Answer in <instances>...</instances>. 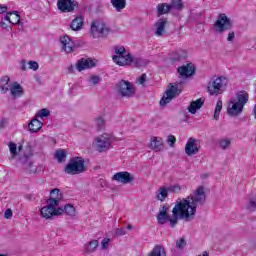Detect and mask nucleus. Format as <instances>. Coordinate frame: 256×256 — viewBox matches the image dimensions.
Masks as SVG:
<instances>
[{
  "instance_id": "obj_1",
  "label": "nucleus",
  "mask_w": 256,
  "mask_h": 256,
  "mask_svg": "<svg viewBox=\"0 0 256 256\" xmlns=\"http://www.w3.org/2000/svg\"><path fill=\"white\" fill-rule=\"evenodd\" d=\"M207 200L205 187L198 186L187 198H178L172 209V217L169 216V206H162L158 213L157 219L160 225H165L169 221L170 227H175L179 219L193 221L197 213V207L204 205Z\"/></svg>"
},
{
  "instance_id": "obj_2",
  "label": "nucleus",
  "mask_w": 256,
  "mask_h": 256,
  "mask_svg": "<svg viewBox=\"0 0 256 256\" xmlns=\"http://www.w3.org/2000/svg\"><path fill=\"white\" fill-rule=\"evenodd\" d=\"M115 53L112 57L114 63H117V65L125 66V65H131L133 61L136 63V65H141V59H133V56L130 54H127V50H125V47L117 46L115 48Z\"/></svg>"
},
{
  "instance_id": "obj_3",
  "label": "nucleus",
  "mask_w": 256,
  "mask_h": 256,
  "mask_svg": "<svg viewBox=\"0 0 256 256\" xmlns=\"http://www.w3.org/2000/svg\"><path fill=\"white\" fill-rule=\"evenodd\" d=\"M183 91V82H175L173 84H169L168 89L164 93L162 99L160 100V105H167V103H171L175 97L181 95Z\"/></svg>"
},
{
  "instance_id": "obj_4",
  "label": "nucleus",
  "mask_w": 256,
  "mask_h": 256,
  "mask_svg": "<svg viewBox=\"0 0 256 256\" xmlns=\"http://www.w3.org/2000/svg\"><path fill=\"white\" fill-rule=\"evenodd\" d=\"M227 83H229V81L223 76L213 77L209 81L207 86L208 93L215 96L221 95V93H223L225 89H227Z\"/></svg>"
},
{
  "instance_id": "obj_5",
  "label": "nucleus",
  "mask_w": 256,
  "mask_h": 256,
  "mask_svg": "<svg viewBox=\"0 0 256 256\" xmlns=\"http://www.w3.org/2000/svg\"><path fill=\"white\" fill-rule=\"evenodd\" d=\"M85 171H87V168L85 167V160L81 157L71 158L65 168V173L68 175H79L81 173H85Z\"/></svg>"
},
{
  "instance_id": "obj_6",
  "label": "nucleus",
  "mask_w": 256,
  "mask_h": 256,
  "mask_svg": "<svg viewBox=\"0 0 256 256\" xmlns=\"http://www.w3.org/2000/svg\"><path fill=\"white\" fill-rule=\"evenodd\" d=\"M40 215L43 219H51V217L63 215V208L47 201V205L41 208Z\"/></svg>"
},
{
  "instance_id": "obj_7",
  "label": "nucleus",
  "mask_w": 256,
  "mask_h": 256,
  "mask_svg": "<svg viewBox=\"0 0 256 256\" xmlns=\"http://www.w3.org/2000/svg\"><path fill=\"white\" fill-rule=\"evenodd\" d=\"M111 33V30L107 27V24L103 21H94L91 24V35L94 39L99 37H107Z\"/></svg>"
},
{
  "instance_id": "obj_8",
  "label": "nucleus",
  "mask_w": 256,
  "mask_h": 256,
  "mask_svg": "<svg viewBox=\"0 0 256 256\" xmlns=\"http://www.w3.org/2000/svg\"><path fill=\"white\" fill-rule=\"evenodd\" d=\"M93 147L99 153H104L105 151H109L111 147V136L108 134H103L95 138L93 142Z\"/></svg>"
},
{
  "instance_id": "obj_9",
  "label": "nucleus",
  "mask_w": 256,
  "mask_h": 256,
  "mask_svg": "<svg viewBox=\"0 0 256 256\" xmlns=\"http://www.w3.org/2000/svg\"><path fill=\"white\" fill-rule=\"evenodd\" d=\"M116 91L122 97H133L135 95V85L129 81L122 80L116 84Z\"/></svg>"
},
{
  "instance_id": "obj_10",
  "label": "nucleus",
  "mask_w": 256,
  "mask_h": 256,
  "mask_svg": "<svg viewBox=\"0 0 256 256\" xmlns=\"http://www.w3.org/2000/svg\"><path fill=\"white\" fill-rule=\"evenodd\" d=\"M232 28L233 23H231V19H229L225 14H220L214 23V29L217 33H224V31H229V29Z\"/></svg>"
},
{
  "instance_id": "obj_11",
  "label": "nucleus",
  "mask_w": 256,
  "mask_h": 256,
  "mask_svg": "<svg viewBox=\"0 0 256 256\" xmlns=\"http://www.w3.org/2000/svg\"><path fill=\"white\" fill-rule=\"evenodd\" d=\"M57 7L62 13H72L77 7V1L75 0H58Z\"/></svg>"
},
{
  "instance_id": "obj_12",
  "label": "nucleus",
  "mask_w": 256,
  "mask_h": 256,
  "mask_svg": "<svg viewBox=\"0 0 256 256\" xmlns=\"http://www.w3.org/2000/svg\"><path fill=\"white\" fill-rule=\"evenodd\" d=\"M185 153L188 157H193L199 153V140L195 138H189L185 146Z\"/></svg>"
},
{
  "instance_id": "obj_13",
  "label": "nucleus",
  "mask_w": 256,
  "mask_h": 256,
  "mask_svg": "<svg viewBox=\"0 0 256 256\" xmlns=\"http://www.w3.org/2000/svg\"><path fill=\"white\" fill-rule=\"evenodd\" d=\"M112 181H117V183H122V185H127L135 181V177L129 172H117L113 175Z\"/></svg>"
},
{
  "instance_id": "obj_14",
  "label": "nucleus",
  "mask_w": 256,
  "mask_h": 256,
  "mask_svg": "<svg viewBox=\"0 0 256 256\" xmlns=\"http://www.w3.org/2000/svg\"><path fill=\"white\" fill-rule=\"evenodd\" d=\"M227 113L231 117H237L243 113V105L239 104L237 100L232 99L228 105Z\"/></svg>"
},
{
  "instance_id": "obj_15",
  "label": "nucleus",
  "mask_w": 256,
  "mask_h": 256,
  "mask_svg": "<svg viewBox=\"0 0 256 256\" xmlns=\"http://www.w3.org/2000/svg\"><path fill=\"white\" fill-rule=\"evenodd\" d=\"M60 43L62 45L63 51L65 53H73L75 49V44L73 43V40H71V37L65 35L60 38Z\"/></svg>"
},
{
  "instance_id": "obj_16",
  "label": "nucleus",
  "mask_w": 256,
  "mask_h": 256,
  "mask_svg": "<svg viewBox=\"0 0 256 256\" xmlns=\"http://www.w3.org/2000/svg\"><path fill=\"white\" fill-rule=\"evenodd\" d=\"M93 67H95V61L89 58H82L76 63V69H78L79 71H85V69H91Z\"/></svg>"
},
{
  "instance_id": "obj_17",
  "label": "nucleus",
  "mask_w": 256,
  "mask_h": 256,
  "mask_svg": "<svg viewBox=\"0 0 256 256\" xmlns=\"http://www.w3.org/2000/svg\"><path fill=\"white\" fill-rule=\"evenodd\" d=\"M61 199H63V195L61 194V190L54 188L50 192V198L47 200L48 203H52L54 205L59 206V203L61 202Z\"/></svg>"
},
{
  "instance_id": "obj_18",
  "label": "nucleus",
  "mask_w": 256,
  "mask_h": 256,
  "mask_svg": "<svg viewBox=\"0 0 256 256\" xmlns=\"http://www.w3.org/2000/svg\"><path fill=\"white\" fill-rule=\"evenodd\" d=\"M178 73L181 77H191L195 73V67L192 64H187L178 68Z\"/></svg>"
},
{
  "instance_id": "obj_19",
  "label": "nucleus",
  "mask_w": 256,
  "mask_h": 256,
  "mask_svg": "<svg viewBox=\"0 0 256 256\" xmlns=\"http://www.w3.org/2000/svg\"><path fill=\"white\" fill-rule=\"evenodd\" d=\"M150 149L156 152L163 151V139L161 137H152L150 140Z\"/></svg>"
},
{
  "instance_id": "obj_20",
  "label": "nucleus",
  "mask_w": 256,
  "mask_h": 256,
  "mask_svg": "<svg viewBox=\"0 0 256 256\" xmlns=\"http://www.w3.org/2000/svg\"><path fill=\"white\" fill-rule=\"evenodd\" d=\"M205 103V100L203 98H199L196 101H192L190 103V106L188 107L189 113H192V115H195L197 113V110L201 109Z\"/></svg>"
},
{
  "instance_id": "obj_21",
  "label": "nucleus",
  "mask_w": 256,
  "mask_h": 256,
  "mask_svg": "<svg viewBox=\"0 0 256 256\" xmlns=\"http://www.w3.org/2000/svg\"><path fill=\"white\" fill-rule=\"evenodd\" d=\"M167 25V19L161 18L156 23V35L158 37H163L165 34V26Z\"/></svg>"
},
{
  "instance_id": "obj_22",
  "label": "nucleus",
  "mask_w": 256,
  "mask_h": 256,
  "mask_svg": "<svg viewBox=\"0 0 256 256\" xmlns=\"http://www.w3.org/2000/svg\"><path fill=\"white\" fill-rule=\"evenodd\" d=\"M43 127V122L37 120V118L32 119V121L28 124V129L30 133H37Z\"/></svg>"
},
{
  "instance_id": "obj_23",
  "label": "nucleus",
  "mask_w": 256,
  "mask_h": 256,
  "mask_svg": "<svg viewBox=\"0 0 256 256\" xmlns=\"http://www.w3.org/2000/svg\"><path fill=\"white\" fill-rule=\"evenodd\" d=\"M4 19L5 21H9L12 25H19L21 16L17 12H9Z\"/></svg>"
},
{
  "instance_id": "obj_24",
  "label": "nucleus",
  "mask_w": 256,
  "mask_h": 256,
  "mask_svg": "<svg viewBox=\"0 0 256 256\" xmlns=\"http://www.w3.org/2000/svg\"><path fill=\"white\" fill-rule=\"evenodd\" d=\"M167 197H169V188L165 186L158 188L156 191V199L163 202L165 199H167Z\"/></svg>"
},
{
  "instance_id": "obj_25",
  "label": "nucleus",
  "mask_w": 256,
  "mask_h": 256,
  "mask_svg": "<svg viewBox=\"0 0 256 256\" xmlns=\"http://www.w3.org/2000/svg\"><path fill=\"white\" fill-rule=\"evenodd\" d=\"M248 101H249V93H247L246 91H240L237 93L236 103H238L239 105H242V107H245Z\"/></svg>"
},
{
  "instance_id": "obj_26",
  "label": "nucleus",
  "mask_w": 256,
  "mask_h": 256,
  "mask_svg": "<svg viewBox=\"0 0 256 256\" xmlns=\"http://www.w3.org/2000/svg\"><path fill=\"white\" fill-rule=\"evenodd\" d=\"M22 167L27 173H37V166L29 158H25Z\"/></svg>"
},
{
  "instance_id": "obj_27",
  "label": "nucleus",
  "mask_w": 256,
  "mask_h": 256,
  "mask_svg": "<svg viewBox=\"0 0 256 256\" xmlns=\"http://www.w3.org/2000/svg\"><path fill=\"white\" fill-rule=\"evenodd\" d=\"M10 93L13 97H21L23 95V87L19 83L14 82L10 87Z\"/></svg>"
},
{
  "instance_id": "obj_28",
  "label": "nucleus",
  "mask_w": 256,
  "mask_h": 256,
  "mask_svg": "<svg viewBox=\"0 0 256 256\" xmlns=\"http://www.w3.org/2000/svg\"><path fill=\"white\" fill-rule=\"evenodd\" d=\"M72 31H81L83 29V17H76L70 25Z\"/></svg>"
},
{
  "instance_id": "obj_29",
  "label": "nucleus",
  "mask_w": 256,
  "mask_h": 256,
  "mask_svg": "<svg viewBox=\"0 0 256 256\" xmlns=\"http://www.w3.org/2000/svg\"><path fill=\"white\" fill-rule=\"evenodd\" d=\"M148 256H167V252H165L163 246L156 245Z\"/></svg>"
},
{
  "instance_id": "obj_30",
  "label": "nucleus",
  "mask_w": 256,
  "mask_h": 256,
  "mask_svg": "<svg viewBox=\"0 0 256 256\" xmlns=\"http://www.w3.org/2000/svg\"><path fill=\"white\" fill-rule=\"evenodd\" d=\"M187 57V52L185 50H178L171 54L170 59L172 61H181V59H185Z\"/></svg>"
},
{
  "instance_id": "obj_31",
  "label": "nucleus",
  "mask_w": 256,
  "mask_h": 256,
  "mask_svg": "<svg viewBox=\"0 0 256 256\" xmlns=\"http://www.w3.org/2000/svg\"><path fill=\"white\" fill-rule=\"evenodd\" d=\"M111 4L116 11H123L127 6V0H111Z\"/></svg>"
},
{
  "instance_id": "obj_32",
  "label": "nucleus",
  "mask_w": 256,
  "mask_h": 256,
  "mask_svg": "<svg viewBox=\"0 0 256 256\" xmlns=\"http://www.w3.org/2000/svg\"><path fill=\"white\" fill-rule=\"evenodd\" d=\"M99 247V241L98 240H92L90 241L84 248L85 253H95V249Z\"/></svg>"
},
{
  "instance_id": "obj_33",
  "label": "nucleus",
  "mask_w": 256,
  "mask_h": 256,
  "mask_svg": "<svg viewBox=\"0 0 256 256\" xmlns=\"http://www.w3.org/2000/svg\"><path fill=\"white\" fill-rule=\"evenodd\" d=\"M9 81H11L9 76H4L0 80V89H1L2 93H7V91H9V88H10Z\"/></svg>"
},
{
  "instance_id": "obj_34",
  "label": "nucleus",
  "mask_w": 256,
  "mask_h": 256,
  "mask_svg": "<svg viewBox=\"0 0 256 256\" xmlns=\"http://www.w3.org/2000/svg\"><path fill=\"white\" fill-rule=\"evenodd\" d=\"M171 5L167 3H161L157 6L158 15H165L171 10Z\"/></svg>"
},
{
  "instance_id": "obj_35",
  "label": "nucleus",
  "mask_w": 256,
  "mask_h": 256,
  "mask_svg": "<svg viewBox=\"0 0 256 256\" xmlns=\"http://www.w3.org/2000/svg\"><path fill=\"white\" fill-rule=\"evenodd\" d=\"M63 213H65L66 215H69V217H75V215H77V210L75 209V206L71 205V204H66L64 206Z\"/></svg>"
},
{
  "instance_id": "obj_36",
  "label": "nucleus",
  "mask_w": 256,
  "mask_h": 256,
  "mask_svg": "<svg viewBox=\"0 0 256 256\" xmlns=\"http://www.w3.org/2000/svg\"><path fill=\"white\" fill-rule=\"evenodd\" d=\"M219 147L220 149H223V151L229 149V147H231V140L228 138L220 139Z\"/></svg>"
},
{
  "instance_id": "obj_37",
  "label": "nucleus",
  "mask_w": 256,
  "mask_h": 256,
  "mask_svg": "<svg viewBox=\"0 0 256 256\" xmlns=\"http://www.w3.org/2000/svg\"><path fill=\"white\" fill-rule=\"evenodd\" d=\"M67 157V152L65 150H57L55 153V158L59 163H63Z\"/></svg>"
},
{
  "instance_id": "obj_38",
  "label": "nucleus",
  "mask_w": 256,
  "mask_h": 256,
  "mask_svg": "<svg viewBox=\"0 0 256 256\" xmlns=\"http://www.w3.org/2000/svg\"><path fill=\"white\" fill-rule=\"evenodd\" d=\"M222 109H223V101L218 100L216 103V108H215V112H214V119L216 121L219 120V115H220Z\"/></svg>"
},
{
  "instance_id": "obj_39",
  "label": "nucleus",
  "mask_w": 256,
  "mask_h": 256,
  "mask_svg": "<svg viewBox=\"0 0 256 256\" xmlns=\"http://www.w3.org/2000/svg\"><path fill=\"white\" fill-rule=\"evenodd\" d=\"M171 9H177L180 11V9H183V1L182 0H172L170 4Z\"/></svg>"
},
{
  "instance_id": "obj_40",
  "label": "nucleus",
  "mask_w": 256,
  "mask_h": 256,
  "mask_svg": "<svg viewBox=\"0 0 256 256\" xmlns=\"http://www.w3.org/2000/svg\"><path fill=\"white\" fill-rule=\"evenodd\" d=\"M51 115V111H49L47 108H43L36 114V117H40L43 119V117H49Z\"/></svg>"
},
{
  "instance_id": "obj_41",
  "label": "nucleus",
  "mask_w": 256,
  "mask_h": 256,
  "mask_svg": "<svg viewBox=\"0 0 256 256\" xmlns=\"http://www.w3.org/2000/svg\"><path fill=\"white\" fill-rule=\"evenodd\" d=\"M168 191L170 193H179L180 191H183V186H180L179 184L172 185L168 188Z\"/></svg>"
},
{
  "instance_id": "obj_42",
  "label": "nucleus",
  "mask_w": 256,
  "mask_h": 256,
  "mask_svg": "<svg viewBox=\"0 0 256 256\" xmlns=\"http://www.w3.org/2000/svg\"><path fill=\"white\" fill-rule=\"evenodd\" d=\"M248 209H250V211L256 210V195L249 199Z\"/></svg>"
},
{
  "instance_id": "obj_43",
  "label": "nucleus",
  "mask_w": 256,
  "mask_h": 256,
  "mask_svg": "<svg viewBox=\"0 0 256 256\" xmlns=\"http://www.w3.org/2000/svg\"><path fill=\"white\" fill-rule=\"evenodd\" d=\"M95 122L99 131L105 129V120L103 118H97Z\"/></svg>"
},
{
  "instance_id": "obj_44",
  "label": "nucleus",
  "mask_w": 256,
  "mask_h": 256,
  "mask_svg": "<svg viewBox=\"0 0 256 256\" xmlns=\"http://www.w3.org/2000/svg\"><path fill=\"white\" fill-rule=\"evenodd\" d=\"M28 69H32V71H37V69H39V63H37L36 61H29Z\"/></svg>"
},
{
  "instance_id": "obj_45",
  "label": "nucleus",
  "mask_w": 256,
  "mask_h": 256,
  "mask_svg": "<svg viewBox=\"0 0 256 256\" xmlns=\"http://www.w3.org/2000/svg\"><path fill=\"white\" fill-rule=\"evenodd\" d=\"M177 142V138H175L173 135H169L167 137V143L170 145V147H175V143Z\"/></svg>"
},
{
  "instance_id": "obj_46",
  "label": "nucleus",
  "mask_w": 256,
  "mask_h": 256,
  "mask_svg": "<svg viewBox=\"0 0 256 256\" xmlns=\"http://www.w3.org/2000/svg\"><path fill=\"white\" fill-rule=\"evenodd\" d=\"M187 243L185 242V239L180 238L179 240L176 241V247L177 249H183Z\"/></svg>"
},
{
  "instance_id": "obj_47",
  "label": "nucleus",
  "mask_w": 256,
  "mask_h": 256,
  "mask_svg": "<svg viewBox=\"0 0 256 256\" xmlns=\"http://www.w3.org/2000/svg\"><path fill=\"white\" fill-rule=\"evenodd\" d=\"M9 149H10V152L12 153V155H14V156L17 155V144L10 143Z\"/></svg>"
},
{
  "instance_id": "obj_48",
  "label": "nucleus",
  "mask_w": 256,
  "mask_h": 256,
  "mask_svg": "<svg viewBox=\"0 0 256 256\" xmlns=\"http://www.w3.org/2000/svg\"><path fill=\"white\" fill-rule=\"evenodd\" d=\"M111 239L109 238H104L101 242L102 245V249H107L109 247V243H110Z\"/></svg>"
},
{
  "instance_id": "obj_49",
  "label": "nucleus",
  "mask_w": 256,
  "mask_h": 256,
  "mask_svg": "<svg viewBox=\"0 0 256 256\" xmlns=\"http://www.w3.org/2000/svg\"><path fill=\"white\" fill-rule=\"evenodd\" d=\"M99 81H101V78L99 76H92L90 78V82L92 83V85H97Z\"/></svg>"
},
{
  "instance_id": "obj_50",
  "label": "nucleus",
  "mask_w": 256,
  "mask_h": 256,
  "mask_svg": "<svg viewBox=\"0 0 256 256\" xmlns=\"http://www.w3.org/2000/svg\"><path fill=\"white\" fill-rule=\"evenodd\" d=\"M4 217L5 219H11V217H13V211L11 209H6Z\"/></svg>"
},
{
  "instance_id": "obj_51",
  "label": "nucleus",
  "mask_w": 256,
  "mask_h": 256,
  "mask_svg": "<svg viewBox=\"0 0 256 256\" xmlns=\"http://www.w3.org/2000/svg\"><path fill=\"white\" fill-rule=\"evenodd\" d=\"M127 232L125 231V228H118L116 229V235H118L119 237L126 235Z\"/></svg>"
},
{
  "instance_id": "obj_52",
  "label": "nucleus",
  "mask_w": 256,
  "mask_h": 256,
  "mask_svg": "<svg viewBox=\"0 0 256 256\" xmlns=\"http://www.w3.org/2000/svg\"><path fill=\"white\" fill-rule=\"evenodd\" d=\"M235 40V32H233V31H230L229 33H228V37H227V41H234Z\"/></svg>"
},
{
  "instance_id": "obj_53",
  "label": "nucleus",
  "mask_w": 256,
  "mask_h": 256,
  "mask_svg": "<svg viewBox=\"0 0 256 256\" xmlns=\"http://www.w3.org/2000/svg\"><path fill=\"white\" fill-rule=\"evenodd\" d=\"M140 85H143L145 81H147V74H142L141 77L138 79Z\"/></svg>"
},
{
  "instance_id": "obj_54",
  "label": "nucleus",
  "mask_w": 256,
  "mask_h": 256,
  "mask_svg": "<svg viewBox=\"0 0 256 256\" xmlns=\"http://www.w3.org/2000/svg\"><path fill=\"white\" fill-rule=\"evenodd\" d=\"M7 6L0 4V14L7 13Z\"/></svg>"
},
{
  "instance_id": "obj_55",
  "label": "nucleus",
  "mask_w": 256,
  "mask_h": 256,
  "mask_svg": "<svg viewBox=\"0 0 256 256\" xmlns=\"http://www.w3.org/2000/svg\"><path fill=\"white\" fill-rule=\"evenodd\" d=\"M21 70L27 71V65L25 64V61H21Z\"/></svg>"
},
{
  "instance_id": "obj_56",
  "label": "nucleus",
  "mask_w": 256,
  "mask_h": 256,
  "mask_svg": "<svg viewBox=\"0 0 256 256\" xmlns=\"http://www.w3.org/2000/svg\"><path fill=\"white\" fill-rule=\"evenodd\" d=\"M68 73H73V65L68 67Z\"/></svg>"
},
{
  "instance_id": "obj_57",
  "label": "nucleus",
  "mask_w": 256,
  "mask_h": 256,
  "mask_svg": "<svg viewBox=\"0 0 256 256\" xmlns=\"http://www.w3.org/2000/svg\"><path fill=\"white\" fill-rule=\"evenodd\" d=\"M253 114H254V117H255V119H256V104H255V106H254V108H253Z\"/></svg>"
},
{
  "instance_id": "obj_58",
  "label": "nucleus",
  "mask_w": 256,
  "mask_h": 256,
  "mask_svg": "<svg viewBox=\"0 0 256 256\" xmlns=\"http://www.w3.org/2000/svg\"><path fill=\"white\" fill-rule=\"evenodd\" d=\"M1 27H3L5 29V27H7V24H5V22H1L0 23Z\"/></svg>"
},
{
  "instance_id": "obj_59",
  "label": "nucleus",
  "mask_w": 256,
  "mask_h": 256,
  "mask_svg": "<svg viewBox=\"0 0 256 256\" xmlns=\"http://www.w3.org/2000/svg\"><path fill=\"white\" fill-rule=\"evenodd\" d=\"M202 256H209V253H207V251H205V252H203Z\"/></svg>"
},
{
  "instance_id": "obj_60",
  "label": "nucleus",
  "mask_w": 256,
  "mask_h": 256,
  "mask_svg": "<svg viewBox=\"0 0 256 256\" xmlns=\"http://www.w3.org/2000/svg\"><path fill=\"white\" fill-rule=\"evenodd\" d=\"M127 229H133V226L131 224H128Z\"/></svg>"
},
{
  "instance_id": "obj_61",
  "label": "nucleus",
  "mask_w": 256,
  "mask_h": 256,
  "mask_svg": "<svg viewBox=\"0 0 256 256\" xmlns=\"http://www.w3.org/2000/svg\"><path fill=\"white\" fill-rule=\"evenodd\" d=\"M0 256H7V255H5V254H0Z\"/></svg>"
}]
</instances>
